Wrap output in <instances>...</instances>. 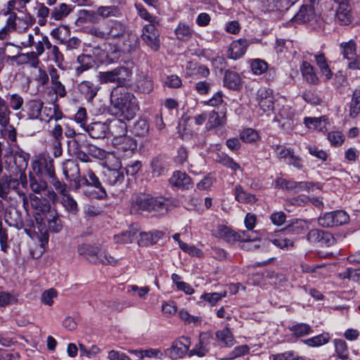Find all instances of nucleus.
<instances>
[{"label":"nucleus","instance_id":"f257e3e1","mask_svg":"<svg viewBox=\"0 0 360 360\" xmlns=\"http://www.w3.org/2000/svg\"><path fill=\"white\" fill-rule=\"evenodd\" d=\"M110 97L111 103L117 113L125 120H132L139 110L137 98L126 87L113 88Z\"/></svg>","mask_w":360,"mask_h":360},{"label":"nucleus","instance_id":"f03ea898","mask_svg":"<svg viewBox=\"0 0 360 360\" xmlns=\"http://www.w3.org/2000/svg\"><path fill=\"white\" fill-rule=\"evenodd\" d=\"M25 111L31 120H39L49 122L52 120L58 121L63 117V112L58 105L44 107L43 102L39 99L30 100L25 103Z\"/></svg>","mask_w":360,"mask_h":360},{"label":"nucleus","instance_id":"7ed1b4c3","mask_svg":"<svg viewBox=\"0 0 360 360\" xmlns=\"http://www.w3.org/2000/svg\"><path fill=\"white\" fill-rule=\"evenodd\" d=\"M23 188L27 186V179L25 172L21 171L19 174H4L0 177V198L6 199L11 191L18 194L20 191L19 186Z\"/></svg>","mask_w":360,"mask_h":360},{"label":"nucleus","instance_id":"20e7f679","mask_svg":"<svg viewBox=\"0 0 360 360\" xmlns=\"http://www.w3.org/2000/svg\"><path fill=\"white\" fill-rule=\"evenodd\" d=\"M131 71L127 67L119 66L116 68L98 73V80L101 84L114 83L117 86L124 87L129 82Z\"/></svg>","mask_w":360,"mask_h":360},{"label":"nucleus","instance_id":"39448f33","mask_svg":"<svg viewBox=\"0 0 360 360\" xmlns=\"http://www.w3.org/2000/svg\"><path fill=\"white\" fill-rule=\"evenodd\" d=\"M103 174L104 181L112 188V194L119 195L124 191L125 188L124 184L125 179L124 169L122 168L119 169L108 168L104 171Z\"/></svg>","mask_w":360,"mask_h":360},{"label":"nucleus","instance_id":"423d86ee","mask_svg":"<svg viewBox=\"0 0 360 360\" xmlns=\"http://www.w3.org/2000/svg\"><path fill=\"white\" fill-rule=\"evenodd\" d=\"M8 15L6 25L12 32L19 34L25 32L35 22V18L30 13H27L22 16H18V15Z\"/></svg>","mask_w":360,"mask_h":360},{"label":"nucleus","instance_id":"0eeeda50","mask_svg":"<svg viewBox=\"0 0 360 360\" xmlns=\"http://www.w3.org/2000/svg\"><path fill=\"white\" fill-rule=\"evenodd\" d=\"M212 234L215 238L223 239L229 244H233L238 240L248 238L245 236V231L236 232L224 224L217 225L212 231Z\"/></svg>","mask_w":360,"mask_h":360},{"label":"nucleus","instance_id":"6e6552de","mask_svg":"<svg viewBox=\"0 0 360 360\" xmlns=\"http://www.w3.org/2000/svg\"><path fill=\"white\" fill-rule=\"evenodd\" d=\"M191 345V339L188 337L181 336L175 340L170 347L165 350V355L172 359H177L188 354Z\"/></svg>","mask_w":360,"mask_h":360},{"label":"nucleus","instance_id":"1a4fd4ad","mask_svg":"<svg viewBox=\"0 0 360 360\" xmlns=\"http://www.w3.org/2000/svg\"><path fill=\"white\" fill-rule=\"evenodd\" d=\"M213 344V337L211 333L203 332L200 333L198 342L188 352V356H205L211 349Z\"/></svg>","mask_w":360,"mask_h":360},{"label":"nucleus","instance_id":"9d476101","mask_svg":"<svg viewBox=\"0 0 360 360\" xmlns=\"http://www.w3.org/2000/svg\"><path fill=\"white\" fill-rule=\"evenodd\" d=\"M256 99L259 108L264 112H271L274 110L276 98L272 89L264 86L259 88L256 94Z\"/></svg>","mask_w":360,"mask_h":360},{"label":"nucleus","instance_id":"9b49d317","mask_svg":"<svg viewBox=\"0 0 360 360\" xmlns=\"http://www.w3.org/2000/svg\"><path fill=\"white\" fill-rule=\"evenodd\" d=\"M160 25H146L143 27L141 38L143 41L154 51L160 47L159 31Z\"/></svg>","mask_w":360,"mask_h":360},{"label":"nucleus","instance_id":"f8f14e48","mask_svg":"<svg viewBox=\"0 0 360 360\" xmlns=\"http://www.w3.org/2000/svg\"><path fill=\"white\" fill-rule=\"evenodd\" d=\"M30 187L32 192L37 194H40L42 192H46L47 198L52 201L57 200L56 193L51 188L48 187L47 182L41 179H37L34 176H30Z\"/></svg>","mask_w":360,"mask_h":360},{"label":"nucleus","instance_id":"ddd939ff","mask_svg":"<svg viewBox=\"0 0 360 360\" xmlns=\"http://www.w3.org/2000/svg\"><path fill=\"white\" fill-rule=\"evenodd\" d=\"M70 30L66 27H59L53 29L51 34V36L58 40L60 44H65L68 49H76L80 45V40L76 37H72L69 39H66Z\"/></svg>","mask_w":360,"mask_h":360},{"label":"nucleus","instance_id":"4468645a","mask_svg":"<svg viewBox=\"0 0 360 360\" xmlns=\"http://www.w3.org/2000/svg\"><path fill=\"white\" fill-rule=\"evenodd\" d=\"M30 200L32 208L37 212V216L35 217L37 224L40 226H42L43 218L40 217V214H42L44 216L51 210V205L46 200H42L34 194H30Z\"/></svg>","mask_w":360,"mask_h":360},{"label":"nucleus","instance_id":"2eb2a0df","mask_svg":"<svg viewBox=\"0 0 360 360\" xmlns=\"http://www.w3.org/2000/svg\"><path fill=\"white\" fill-rule=\"evenodd\" d=\"M32 166L34 172L37 175H41L44 173L49 176V179L56 176L53 160L51 158L34 160Z\"/></svg>","mask_w":360,"mask_h":360},{"label":"nucleus","instance_id":"dca6fc26","mask_svg":"<svg viewBox=\"0 0 360 360\" xmlns=\"http://www.w3.org/2000/svg\"><path fill=\"white\" fill-rule=\"evenodd\" d=\"M31 1L32 0H8L2 10V13L5 16L8 15H18V13L23 15L30 13L27 8V4Z\"/></svg>","mask_w":360,"mask_h":360},{"label":"nucleus","instance_id":"f3484780","mask_svg":"<svg viewBox=\"0 0 360 360\" xmlns=\"http://www.w3.org/2000/svg\"><path fill=\"white\" fill-rule=\"evenodd\" d=\"M169 182L172 186L181 190H188L193 186L190 176L181 171L174 172L169 178Z\"/></svg>","mask_w":360,"mask_h":360},{"label":"nucleus","instance_id":"a211bd4d","mask_svg":"<svg viewBox=\"0 0 360 360\" xmlns=\"http://www.w3.org/2000/svg\"><path fill=\"white\" fill-rule=\"evenodd\" d=\"M122 52L130 53L135 51L139 46V38L131 32H127L117 42Z\"/></svg>","mask_w":360,"mask_h":360},{"label":"nucleus","instance_id":"6ab92c4d","mask_svg":"<svg viewBox=\"0 0 360 360\" xmlns=\"http://www.w3.org/2000/svg\"><path fill=\"white\" fill-rule=\"evenodd\" d=\"M84 129L93 139H103L109 134L108 122H94L85 127Z\"/></svg>","mask_w":360,"mask_h":360},{"label":"nucleus","instance_id":"aec40b11","mask_svg":"<svg viewBox=\"0 0 360 360\" xmlns=\"http://www.w3.org/2000/svg\"><path fill=\"white\" fill-rule=\"evenodd\" d=\"M112 143L119 151L126 153L127 155H131L137 146L136 141L127 135L113 138Z\"/></svg>","mask_w":360,"mask_h":360},{"label":"nucleus","instance_id":"412c9836","mask_svg":"<svg viewBox=\"0 0 360 360\" xmlns=\"http://www.w3.org/2000/svg\"><path fill=\"white\" fill-rule=\"evenodd\" d=\"M339 6L336 10V18L340 25H347L352 22L351 8L348 0H335Z\"/></svg>","mask_w":360,"mask_h":360},{"label":"nucleus","instance_id":"4be33fe9","mask_svg":"<svg viewBox=\"0 0 360 360\" xmlns=\"http://www.w3.org/2000/svg\"><path fill=\"white\" fill-rule=\"evenodd\" d=\"M248 46L249 43L245 39L232 41L228 50V57L233 60L241 58L245 53Z\"/></svg>","mask_w":360,"mask_h":360},{"label":"nucleus","instance_id":"5701e85b","mask_svg":"<svg viewBox=\"0 0 360 360\" xmlns=\"http://www.w3.org/2000/svg\"><path fill=\"white\" fill-rule=\"evenodd\" d=\"M174 34L179 41L186 42L194 37L195 32L192 25L181 21L174 30Z\"/></svg>","mask_w":360,"mask_h":360},{"label":"nucleus","instance_id":"b1692460","mask_svg":"<svg viewBox=\"0 0 360 360\" xmlns=\"http://www.w3.org/2000/svg\"><path fill=\"white\" fill-rule=\"evenodd\" d=\"M150 196L140 195L134 197L131 202V213L138 214L143 211L150 212Z\"/></svg>","mask_w":360,"mask_h":360},{"label":"nucleus","instance_id":"393cba45","mask_svg":"<svg viewBox=\"0 0 360 360\" xmlns=\"http://www.w3.org/2000/svg\"><path fill=\"white\" fill-rule=\"evenodd\" d=\"M77 89L87 101L91 102L97 95L100 86L92 82L85 80L78 84Z\"/></svg>","mask_w":360,"mask_h":360},{"label":"nucleus","instance_id":"a878e982","mask_svg":"<svg viewBox=\"0 0 360 360\" xmlns=\"http://www.w3.org/2000/svg\"><path fill=\"white\" fill-rule=\"evenodd\" d=\"M108 37L109 39H120L127 32L126 25L121 21L114 20L108 23Z\"/></svg>","mask_w":360,"mask_h":360},{"label":"nucleus","instance_id":"bb28decb","mask_svg":"<svg viewBox=\"0 0 360 360\" xmlns=\"http://www.w3.org/2000/svg\"><path fill=\"white\" fill-rule=\"evenodd\" d=\"M300 70L304 80L310 84H317L319 79L315 72L314 68L308 62H302L300 66Z\"/></svg>","mask_w":360,"mask_h":360},{"label":"nucleus","instance_id":"cd10ccee","mask_svg":"<svg viewBox=\"0 0 360 360\" xmlns=\"http://www.w3.org/2000/svg\"><path fill=\"white\" fill-rule=\"evenodd\" d=\"M140 238L138 241L140 246H148L156 243L163 236V233L160 231L150 232H141L139 233Z\"/></svg>","mask_w":360,"mask_h":360},{"label":"nucleus","instance_id":"c85d7f7f","mask_svg":"<svg viewBox=\"0 0 360 360\" xmlns=\"http://www.w3.org/2000/svg\"><path fill=\"white\" fill-rule=\"evenodd\" d=\"M96 14L102 18H120L122 11L117 6H100L96 8Z\"/></svg>","mask_w":360,"mask_h":360},{"label":"nucleus","instance_id":"c756f323","mask_svg":"<svg viewBox=\"0 0 360 360\" xmlns=\"http://www.w3.org/2000/svg\"><path fill=\"white\" fill-rule=\"evenodd\" d=\"M72 10V5L61 3L51 11V20H62L68 17Z\"/></svg>","mask_w":360,"mask_h":360},{"label":"nucleus","instance_id":"7c9ffc66","mask_svg":"<svg viewBox=\"0 0 360 360\" xmlns=\"http://www.w3.org/2000/svg\"><path fill=\"white\" fill-rule=\"evenodd\" d=\"M108 129L109 134H111L113 138L122 137V136L127 135V124L120 119L110 121L108 123Z\"/></svg>","mask_w":360,"mask_h":360},{"label":"nucleus","instance_id":"2f4dec72","mask_svg":"<svg viewBox=\"0 0 360 360\" xmlns=\"http://www.w3.org/2000/svg\"><path fill=\"white\" fill-rule=\"evenodd\" d=\"M44 219H46L48 223L49 231L58 233L62 230V221L55 210H50L46 213L44 215Z\"/></svg>","mask_w":360,"mask_h":360},{"label":"nucleus","instance_id":"473e14b6","mask_svg":"<svg viewBox=\"0 0 360 360\" xmlns=\"http://www.w3.org/2000/svg\"><path fill=\"white\" fill-rule=\"evenodd\" d=\"M340 53L345 59L352 61L356 57V44L351 39L340 44Z\"/></svg>","mask_w":360,"mask_h":360},{"label":"nucleus","instance_id":"72a5a7b5","mask_svg":"<svg viewBox=\"0 0 360 360\" xmlns=\"http://www.w3.org/2000/svg\"><path fill=\"white\" fill-rule=\"evenodd\" d=\"M307 221L302 219H293L291 223L286 226L285 231L292 235H300L304 233L308 229Z\"/></svg>","mask_w":360,"mask_h":360},{"label":"nucleus","instance_id":"f704fd0d","mask_svg":"<svg viewBox=\"0 0 360 360\" xmlns=\"http://www.w3.org/2000/svg\"><path fill=\"white\" fill-rule=\"evenodd\" d=\"M245 233L248 238L237 241L241 243L240 248L245 250H254L258 248L259 247V245L257 244V240L259 238L257 233L245 231Z\"/></svg>","mask_w":360,"mask_h":360},{"label":"nucleus","instance_id":"c9c22d12","mask_svg":"<svg viewBox=\"0 0 360 360\" xmlns=\"http://www.w3.org/2000/svg\"><path fill=\"white\" fill-rule=\"evenodd\" d=\"M150 167L153 176H160L166 173L169 169L167 162L160 157L153 158Z\"/></svg>","mask_w":360,"mask_h":360},{"label":"nucleus","instance_id":"e433bc0d","mask_svg":"<svg viewBox=\"0 0 360 360\" xmlns=\"http://www.w3.org/2000/svg\"><path fill=\"white\" fill-rule=\"evenodd\" d=\"M300 267L303 273L314 274L315 277H322L325 276L326 274L324 264H309L305 262H302Z\"/></svg>","mask_w":360,"mask_h":360},{"label":"nucleus","instance_id":"4c0bfd02","mask_svg":"<svg viewBox=\"0 0 360 360\" xmlns=\"http://www.w3.org/2000/svg\"><path fill=\"white\" fill-rule=\"evenodd\" d=\"M224 86L232 90H238L240 89V77L236 72L232 71H226L224 77Z\"/></svg>","mask_w":360,"mask_h":360},{"label":"nucleus","instance_id":"58836bf2","mask_svg":"<svg viewBox=\"0 0 360 360\" xmlns=\"http://www.w3.org/2000/svg\"><path fill=\"white\" fill-rule=\"evenodd\" d=\"M215 335L217 339L222 342L224 347H231L236 343L233 333L228 327H226L222 330H217Z\"/></svg>","mask_w":360,"mask_h":360},{"label":"nucleus","instance_id":"ea45409f","mask_svg":"<svg viewBox=\"0 0 360 360\" xmlns=\"http://www.w3.org/2000/svg\"><path fill=\"white\" fill-rule=\"evenodd\" d=\"M314 6L304 5L302 6L299 12L296 14V20L301 22H307L311 20L315 17Z\"/></svg>","mask_w":360,"mask_h":360},{"label":"nucleus","instance_id":"a19ab883","mask_svg":"<svg viewBox=\"0 0 360 360\" xmlns=\"http://www.w3.org/2000/svg\"><path fill=\"white\" fill-rule=\"evenodd\" d=\"M98 247L91 246L88 244H82L78 246L77 252L79 255H82L86 258L87 259L96 262V257L98 254Z\"/></svg>","mask_w":360,"mask_h":360},{"label":"nucleus","instance_id":"79ce46f5","mask_svg":"<svg viewBox=\"0 0 360 360\" xmlns=\"http://www.w3.org/2000/svg\"><path fill=\"white\" fill-rule=\"evenodd\" d=\"M77 62L79 65L76 68L77 73L81 74L95 65L94 58L89 54H82L77 57Z\"/></svg>","mask_w":360,"mask_h":360},{"label":"nucleus","instance_id":"37998d69","mask_svg":"<svg viewBox=\"0 0 360 360\" xmlns=\"http://www.w3.org/2000/svg\"><path fill=\"white\" fill-rule=\"evenodd\" d=\"M137 90L143 94H150L153 90V82L150 77L145 75L139 76L136 82Z\"/></svg>","mask_w":360,"mask_h":360},{"label":"nucleus","instance_id":"c03bdc74","mask_svg":"<svg viewBox=\"0 0 360 360\" xmlns=\"http://www.w3.org/2000/svg\"><path fill=\"white\" fill-rule=\"evenodd\" d=\"M104 52L105 53V58L108 63H115L121 56V50L118 44L112 45V44H104Z\"/></svg>","mask_w":360,"mask_h":360},{"label":"nucleus","instance_id":"a18cd8bd","mask_svg":"<svg viewBox=\"0 0 360 360\" xmlns=\"http://www.w3.org/2000/svg\"><path fill=\"white\" fill-rule=\"evenodd\" d=\"M167 200L162 196H150V212L155 211L159 214H165L167 211Z\"/></svg>","mask_w":360,"mask_h":360},{"label":"nucleus","instance_id":"49530a36","mask_svg":"<svg viewBox=\"0 0 360 360\" xmlns=\"http://www.w3.org/2000/svg\"><path fill=\"white\" fill-rule=\"evenodd\" d=\"M304 123L309 129H316L320 131L326 130V122L324 117H305Z\"/></svg>","mask_w":360,"mask_h":360},{"label":"nucleus","instance_id":"de8ad7c7","mask_svg":"<svg viewBox=\"0 0 360 360\" xmlns=\"http://www.w3.org/2000/svg\"><path fill=\"white\" fill-rule=\"evenodd\" d=\"M137 230L134 228H130L129 230L123 231L114 236V240L116 243H130L136 238Z\"/></svg>","mask_w":360,"mask_h":360},{"label":"nucleus","instance_id":"09e8293b","mask_svg":"<svg viewBox=\"0 0 360 360\" xmlns=\"http://www.w3.org/2000/svg\"><path fill=\"white\" fill-rule=\"evenodd\" d=\"M11 112L6 101L0 96V125L7 127L10 123V115Z\"/></svg>","mask_w":360,"mask_h":360},{"label":"nucleus","instance_id":"8fccbe9b","mask_svg":"<svg viewBox=\"0 0 360 360\" xmlns=\"http://www.w3.org/2000/svg\"><path fill=\"white\" fill-rule=\"evenodd\" d=\"M217 162L231 169L233 171L241 170L240 166L233 159L225 153H218L216 158Z\"/></svg>","mask_w":360,"mask_h":360},{"label":"nucleus","instance_id":"3c124183","mask_svg":"<svg viewBox=\"0 0 360 360\" xmlns=\"http://www.w3.org/2000/svg\"><path fill=\"white\" fill-rule=\"evenodd\" d=\"M179 319L186 325H192L197 326L202 323V317L199 316H192L188 311L184 309L179 311Z\"/></svg>","mask_w":360,"mask_h":360},{"label":"nucleus","instance_id":"603ef678","mask_svg":"<svg viewBox=\"0 0 360 360\" xmlns=\"http://www.w3.org/2000/svg\"><path fill=\"white\" fill-rule=\"evenodd\" d=\"M226 122V116L224 113H218L215 111H212L208 117L207 127L209 129L214 128L216 127L223 125Z\"/></svg>","mask_w":360,"mask_h":360},{"label":"nucleus","instance_id":"864d4df0","mask_svg":"<svg viewBox=\"0 0 360 360\" xmlns=\"http://www.w3.org/2000/svg\"><path fill=\"white\" fill-rule=\"evenodd\" d=\"M226 294V291L222 292L203 293L200 297L198 304H200L202 301H205L211 306H214L223 297H225Z\"/></svg>","mask_w":360,"mask_h":360},{"label":"nucleus","instance_id":"5fc2aeb1","mask_svg":"<svg viewBox=\"0 0 360 360\" xmlns=\"http://www.w3.org/2000/svg\"><path fill=\"white\" fill-rule=\"evenodd\" d=\"M86 176L88 177L91 186L99 189V198H104L107 195L105 188L102 186V184L99 179L96 176L94 172L88 169L86 172Z\"/></svg>","mask_w":360,"mask_h":360},{"label":"nucleus","instance_id":"6e6d98bb","mask_svg":"<svg viewBox=\"0 0 360 360\" xmlns=\"http://www.w3.org/2000/svg\"><path fill=\"white\" fill-rule=\"evenodd\" d=\"M36 30L37 32L35 34L39 37V39L35 44L36 53L41 56L44 53L45 49H47L49 46H50L51 41L47 36L39 33V29L38 27H36Z\"/></svg>","mask_w":360,"mask_h":360},{"label":"nucleus","instance_id":"4d7b16f0","mask_svg":"<svg viewBox=\"0 0 360 360\" xmlns=\"http://www.w3.org/2000/svg\"><path fill=\"white\" fill-rule=\"evenodd\" d=\"M61 204L66 211L76 214L78 212V205L76 200L69 194H66L61 198Z\"/></svg>","mask_w":360,"mask_h":360},{"label":"nucleus","instance_id":"13d9d810","mask_svg":"<svg viewBox=\"0 0 360 360\" xmlns=\"http://www.w3.org/2000/svg\"><path fill=\"white\" fill-rule=\"evenodd\" d=\"M330 339L328 333H322L311 338L303 340L304 343L309 347H319L326 344Z\"/></svg>","mask_w":360,"mask_h":360},{"label":"nucleus","instance_id":"bf43d9fd","mask_svg":"<svg viewBox=\"0 0 360 360\" xmlns=\"http://www.w3.org/2000/svg\"><path fill=\"white\" fill-rule=\"evenodd\" d=\"M6 98L8 102V106L12 110L17 111L22 108L24 103V99L19 94H9L6 96Z\"/></svg>","mask_w":360,"mask_h":360},{"label":"nucleus","instance_id":"052dcab7","mask_svg":"<svg viewBox=\"0 0 360 360\" xmlns=\"http://www.w3.org/2000/svg\"><path fill=\"white\" fill-rule=\"evenodd\" d=\"M63 173L68 178L71 176L73 178H80L79 168L77 162L72 160H68L63 167Z\"/></svg>","mask_w":360,"mask_h":360},{"label":"nucleus","instance_id":"680f3d73","mask_svg":"<svg viewBox=\"0 0 360 360\" xmlns=\"http://www.w3.org/2000/svg\"><path fill=\"white\" fill-rule=\"evenodd\" d=\"M236 200L240 202H255L256 198L254 195L245 192L240 186L235 188Z\"/></svg>","mask_w":360,"mask_h":360},{"label":"nucleus","instance_id":"e2e57ef3","mask_svg":"<svg viewBox=\"0 0 360 360\" xmlns=\"http://www.w3.org/2000/svg\"><path fill=\"white\" fill-rule=\"evenodd\" d=\"M290 330L296 337H303L312 333L311 326L304 323L293 325L290 328Z\"/></svg>","mask_w":360,"mask_h":360},{"label":"nucleus","instance_id":"0e129e2a","mask_svg":"<svg viewBox=\"0 0 360 360\" xmlns=\"http://www.w3.org/2000/svg\"><path fill=\"white\" fill-rule=\"evenodd\" d=\"M47 54L49 58L53 60L60 67L63 62V55L60 51L58 47L56 45H52L50 43V46L47 48Z\"/></svg>","mask_w":360,"mask_h":360},{"label":"nucleus","instance_id":"69168bd1","mask_svg":"<svg viewBox=\"0 0 360 360\" xmlns=\"http://www.w3.org/2000/svg\"><path fill=\"white\" fill-rule=\"evenodd\" d=\"M28 159V155L26 153H24L22 152H15L14 153V162L18 169V172H17L16 174H19L21 171L25 172V169L27 166Z\"/></svg>","mask_w":360,"mask_h":360},{"label":"nucleus","instance_id":"338daca9","mask_svg":"<svg viewBox=\"0 0 360 360\" xmlns=\"http://www.w3.org/2000/svg\"><path fill=\"white\" fill-rule=\"evenodd\" d=\"M334 219V226H342L349 221V214L344 210H340L331 212Z\"/></svg>","mask_w":360,"mask_h":360},{"label":"nucleus","instance_id":"774afa93","mask_svg":"<svg viewBox=\"0 0 360 360\" xmlns=\"http://www.w3.org/2000/svg\"><path fill=\"white\" fill-rule=\"evenodd\" d=\"M149 131V124L146 120H137L133 127V132L136 136H144Z\"/></svg>","mask_w":360,"mask_h":360}]
</instances>
